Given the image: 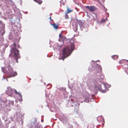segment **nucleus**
<instances>
[{
	"label": "nucleus",
	"mask_w": 128,
	"mask_h": 128,
	"mask_svg": "<svg viewBox=\"0 0 128 128\" xmlns=\"http://www.w3.org/2000/svg\"><path fill=\"white\" fill-rule=\"evenodd\" d=\"M18 92V93H17V94H19V96H20V97L21 98H22V96L21 95V93H20L19 92Z\"/></svg>",
	"instance_id": "9b49d317"
},
{
	"label": "nucleus",
	"mask_w": 128,
	"mask_h": 128,
	"mask_svg": "<svg viewBox=\"0 0 128 128\" xmlns=\"http://www.w3.org/2000/svg\"><path fill=\"white\" fill-rule=\"evenodd\" d=\"M74 48V43H70V46H66L62 50L63 57L62 59L64 60L65 58L70 56Z\"/></svg>",
	"instance_id": "f257e3e1"
},
{
	"label": "nucleus",
	"mask_w": 128,
	"mask_h": 128,
	"mask_svg": "<svg viewBox=\"0 0 128 128\" xmlns=\"http://www.w3.org/2000/svg\"><path fill=\"white\" fill-rule=\"evenodd\" d=\"M59 60H60V59H60V58H59Z\"/></svg>",
	"instance_id": "4be33fe9"
},
{
	"label": "nucleus",
	"mask_w": 128,
	"mask_h": 128,
	"mask_svg": "<svg viewBox=\"0 0 128 128\" xmlns=\"http://www.w3.org/2000/svg\"><path fill=\"white\" fill-rule=\"evenodd\" d=\"M6 68H8L7 74L8 76V78L14 77L16 76L17 74L16 72H13L12 68L10 65L8 66Z\"/></svg>",
	"instance_id": "7ed1b4c3"
},
{
	"label": "nucleus",
	"mask_w": 128,
	"mask_h": 128,
	"mask_svg": "<svg viewBox=\"0 0 128 128\" xmlns=\"http://www.w3.org/2000/svg\"><path fill=\"white\" fill-rule=\"evenodd\" d=\"M12 105H13V104H14V102H12Z\"/></svg>",
	"instance_id": "6ab92c4d"
},
{
	"label": "nucleus",
	"mask_w": 128,
	"mask_h": 128,
	"mask_svg": "<svg viewBox=\"0 0 128 128\" xmlns=\"http://www.w3.org/2000/svg\"><path fill=\"white\" fill-rule=\"evenodd\" d=\"M126 72L128 74V69L126 70Z\"/></svg>",
	"instance_id": "f3484780"
},
{
	"label": "nucleus",
	"mask_w": 128,
	"mask_h": 128,
	"mask_svg": "<svg viewBox=\"0 0 128 128\" xmlns=\"http://www.w3.org/2000/svg\"><path fill=\"white\" fill-rule=\"evenodd\" d=\"M18 57L17 58H16V62H18V60H17V59H18Z\"/></svg>",
	"instance_id": "4468645a"
},
{
	"label": "nucleus",
	"mask_w": 128,
	"mask_h": 128,
	"mask_svg": "<svg viewBox=\"0 0 128 128\" xmlns=\"http://www.w3.org/2000/svg\"><path fill=\"white\" fill-rule=\"evenodd\" d=\"M118 56L117 55H114L112 56V58L114 60L118 59Z\"/></svg>",
	"instance_id": "1a4fd4ad"
},
{
	"label": "nucleus",
	"mask_w": 128,
	"mask_h": 128,
	"mask_svg": "<svg viewBox=\"0 0 128 128\" xmlns=\"http://www.w3.org/2000/svg\"><path fill=\"white\" fill-rule=\"evenodd\" d=\"M59 37L60 38H62V34L61 33H60L59 35Z\"/></svg>",
	"instance_id": "f8f14e48"
},
{
	"label": "nucleus",
	"mask_w": 128,
	"mask_h": 128,
	"mask_svg": "<svg viewBox=\"0 0 128 128\" xmlns=\"http://www.w3.org/2000/svg\"><path fill=\"white\" fill-rule=\"evenodd\" d=\"M14 92L16 94H17V93H18V92H17L16 90H14Z\"/></svg>",
	"instance_id": "ddd939ff"
},
{
	"label": "nucleus",
	"mask_w": 128,
	"mask_h": 128,
	"mask_svg": "<svg viewBox=\"0 0 128 128\" xmlns=\"http://www.w3.org/2000/svg\"><path fill=\"white\" fill-rule=\"evenodd\" d=\"M51 25L53 27L56 29H57L58 27V25H56L55 23L54 24H52Z\"/></svg>",
	"instance_id": "6e6552de"
},
{
	"label": "nucleus",
	"mask_w": 128,
	"mask_h": 128,
	"mask_svg": "<svg viewBox=\"0 0 128 128\" xmlns=\"http://www.w3.org/2000/svg\"><path fill=\"white\" fill-rule=\"evenodd\" d=\"M65 18H68V16H66V17H65Z\"/></svg>",
	"instance_id": "a211bd4d"
},
{
	"label": "nucleus",
	"mask_w": 128,
	"mask_h": 128,
	"mask_svg": "<svg viewBox=\"0 0 128 128\" xmlns=\"http://www.w3.org/2000/svg\"><path fill=\"white\" fill-rule=\"evenodd\" d=\"M85 8L89 10L90 11L94 12L96 10V8L93 6H85Z\"/></svg>",
	"instance_id": "20e7f679"
},
{
	"label": "nucleus",
	"mask_w": 128,
	"mask_h": 128,
	"mask_svg": "<svg viewBox=\"0 0 128 128\" xmlns=\"http://www.w3.org/2000/svg\"><path fill=\"white\" fill-rule=\"evenodd\" d=\"M6 93L10 96H12L13 91L10 87H8V90L6 91Z\"/></svg>",
	"instance_id": "39448f33"
},
{
	"label": "nucleus",
	"mask_w": 128,
	"mask_h": 128,
	"mask_svg": "<svg viewBox=\"0 0 128 128\" xmlns=\"http://www.w3.org/2000/svg\"><path fill=\"white\" fill-rule=\"evenodd\" d=\"M126 62H128V60H126Z\"/></svg>",
	"instance_id": "412c9836"
},
{
	"label": "nucleus",
	"mask_w": 128,
	"mask_h": 128,
	"mask_svg": "<svg viewBox=\"0 0 128 128\" xmlns=\"http://www.w3.org/2000/svg\"><path fill=\"white\" fill-rule=\"evenodd\" d=\"M60 5H62L63 6H64V3L63 1V0H61L60 1Z\"/></svg>",
	"instance_id": "9d476101"
},
{
	"label": "nucleus",
	"mask_w": 128,
	"mask_h": 128,
	"mask_svg": "<svg viewBox=\"0 0 128 128\" xmlns=\"http://www.w3.org/2000/svg\"><path fill=\"white\" fill-rule=\"evenodd\" d=\"M17 46V48H20V46L18 44V45L16 46V47Z\"/></svg>",
	"instance_id": "2eb2a0df"
},
{
	"label": "nucleus",
	"mask_w": 128,
	"mask_h": 128,
	"mask_svg": "<svg viewBox=\"0 0 128 128\" xmlns=\"http://www.w3.org/2000/svg\"><path fill=\"white\" fill-rule=\"evenodd\" d=\"M95 88L97 90H98L101 91H102L103 90L102 88L101 85L97 83L95 86Z\"/></svg>",
	"instance_id": "423d86ee"
},
{
	"label": "nucleus",
	"mask_w": 128,
	"mask_h": 128,
	"mask_svg": "<svg viewBox=\"0 0 128 128\" xmlns=\"http://www.w3.org/2000/svg\"><path fill=\"white\" fill-rule=\"evenodd\" d=\"M4 68H2V70L3 71L4 70Z\"/></svg>",
	"instance_id": "aec40b11"
},
{
	"label": "nucleus",
	"mask_w": 128,
	"mask_h": 128,
	"mask_svg": "<svg viewBox=\"0 0 128 128\" xmlns=\"http://www.w3.org/2000/svg\"><path fill=\"white\" fill-rule=\"evenodd\" d=\"M72 10H70V9H69L68 7L67 8V10L65 12V14L68 17V15H67V14L72 12Z\"/></svg>",
	"instance_id": "0eeeda50"
},
{
	"label": "nucleus",
	"mask_w": 128,
	"mask_h": 128,
	"mask_svg": "<svg viewBox=\"0 0 128 128\" xmlns=\"http://www.w3.org/2000/svg\"><path fill=\"white\" fill-rule=\"evenodd\" d=\"M13 46V47L11 48L10 50L11 53L10 55L15 58H17L19 54V51L16 49V45L14 42V43Z\"/></svg>",
	"instance_id": "f03ea898"
},
{
	"label": "nucleus",
	"mask_w": 128,
	"mask_h": 128,
	"mask_svg": "<svg viewBox=\"0 0 128 128\" xmlns=\"http://www.w3.org/2000/svg\"><path fill=\"white\" fill-rule=\"evenodd\" d=\"M50 15V17L49 18L50 20L51 21L52 20L51 19V18Z\"/></svg>",
	"instance_id": "dca6fc26"
}]
</instances>
